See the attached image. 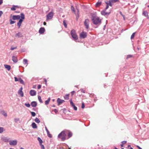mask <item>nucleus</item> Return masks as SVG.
Returning a JSON list of instances; mask_svg holds the SVG:
<instances>
[{"instance_id": "f257e3e1", "label": "nucleus", "mask_w": 149, "mask_h": 149, "mask_svg": "<svg viewBox=\"0 0 149 149\" xmlns=\"http://www.w3.org/2000/svg\"><path fill=\"white\" fill-rule=\"evenodd\" d=\"M92 20L95 25L100 24L101 22V19L96 15H93L92 16Z\"/></svg>"}, {"instance_id": "f03ea898", "label": "nucleus", "mask_w": 149, "mask_h": 149, "mask_svg": "<svg viewBox=\"0 0 149 149\" xmlns=\"http://www.w3.org/2000/svg\"><path fill=\"white\" fill-rule=\"evenodd\" d=\"M68 133V131H63L58 135V137L61 139V141H64L66 139V136Z\"/></svg>"}, {"instance_id": "7ed1b4c3", "label": "nucleus", "mask_w": 149, "mask_h": 149, "mask_svg": "<svg viewBox=\"0 0 149 149\" xmlns=\"http://www.w3.org/2000/svg\"><path fill=\"white\" fill-rule=\"evenodd\" d=\"M20 15L21 19L19 20V22L17 23V25L18 26L19 28L20 27L23 19L25 18L24 15L23 13H21Z\"/></svg>"}, {"instance_id": "20e7f679", "label": "nucleus", "mask_w": 149, "mask_h": 149, "mask_svg": "<svg viewBox=\"0 0 149 149\" xmlns=\"http://www.w3.org/2000/svg\"><path fill=\"white\" fill-rule=\"evenodd\" d=\"M71 34L74 40H77L78 39V37L75 31L73 29L71 31Z\"/></svg>"}, {"instance_id": "39448f33", "label": "nucleus", "mask_w": 149, "mask_h": 149, "mask_svg": "<svg viewBox=\"0 0 149 149\" xmlns=\"http://www.w3.org/2000/svg\"><path fill=\"white\" fill-rule=\"evenodd\" d=\"M53 13L52 12H51L49 13L46 16V21H48L49 20H50L52 19L53 16Z\"/></svg>"}, {"instance_id": "423d86ee", "label": "nucleus", "mask_w": 149, "mask_h": 149, "mask_svg": "<svg viewBox=\"0 0 149 149\" xmlns=\"http://www.w3.org/2000/svg\"><path fill=\"white\" fill-rule=\"evenodd\" d=\"M87 36V33L83 31L79 34V38L80 39H83L85 38Z\"/></svg>"}, {"instance_id": "0eeeda50", "label": "nucleus", "mask_w": 149, "mask_h": 149, "mask_svg": "<svg viewBox=\"0 0 149 149\" xmlns=\"http://www.w3.org/2000/svg\"><path fill=\"white\" fill-rule=\"evenodd\" d=\"M89 20L88 19H86L84 22V25L87 29H88L89 28Z\"/></svg>"}, {"instance_id": "6e6552de", "label": "nucleus", "mask_w": 149, "mask_h": 149, "mask_svg": "<svg viewBox=\"0 0 149 149\" xmlns=\"http://www.w3.org/2000/svg\"><path fill=\"white\" fill-rule=\"evenodd\" d=\"M17 141L16 140L11 141L9 142V144L12 146H15L17 145Z\"/></svg>"}, {"instance_id": "1a4fd4ad", "label": "nucleus", "mask_w": 149, "mask_h": 149, "mask_svg": "<svg viewBox=\"0 0 149 149\" xmlns=\"http://www.w3.org/2000/svg\"><path fill=\"white\" fill-rule=\"evenodd\" d=\"M21 16H20L19 15H13L12 16V19L13 20H19L20 19Z\"/></svg>"}, {"instance_id": "9d476101", "label": "nucleus", "mask_w": 149, "mask_h": 149, "mask_svg": "<svg viewBox=\"0 0 149 149\" xmlns=\"http://www.w3.org/2000/svg\"><path fill=\"white\" fill-rule=\"evenodd\" d=\"M22 87H21L20 88L18 92V93L20 95L21 97H22L24 96V94L22 91Z\"/></svg>"}, {"instance_id": "9b49d317", "label": "nucleus", "mask_w": 149, "mask_h": 149, "mask_svg": "<svg viewBox=\"0 0 149 149\" xmlns=\"http://www.w3.org/2000/svg\"><path fill=\"white\" fill-rule=\"evenodd\" d=\"M57 101V103H58V105H59L61 104H62V103L65 102L64 100H61L59 98H58Z\"/></svg>"}, {"instance_id": "f8f14e48", "label": "nucleus", "mask_w": 149, "mask_h": 149, "mask_svg": "<svg viewBox=\"0 0 149 149\" xmlns=\"http://www.w3.org/2000/svg\"><path fill=\"white\" fill-rule=\"evenodd\" d=\"M45 29L44 27L40 28L39 31V33L40 34H42L45 32Z\"/></svg>"}, {"instance_id": "ddd939ff", "label": "nucleus", "mask_w": 149, "mask_h": 149, "mask_svg": "<svg viewBox=\"0 0 149 149\" xmlns=\"http://www.w3.org/2000/svg\"><path fill=\"white\" fill-rule=\"evenodd\" d=\"M30 94L31 96H34L36 95V92L34 90H31L30 91Z\"/></svg>"}, {"instance_id": "4468645a", "label": "nucleus", "mask_w": 149, "mask_h": 149, "mask_svg": "<svg viewBox=\"0 0 149 149\" xmlns=\"http://www.w3.org/2000/svg\"><path fill=\"white\" fill-rule=\"evenodd\" d=\"M31 106L33 107H36L37 105V103L36 102H32L31 103Z\"/></svg>"}, {"instance_id": "2eb2a0df", "label": "nucleus", "mask_w": 149, "mask_h": 149, "mask_svg": "<svg viewBox=\"0 0 149 149\" xmlns=\"http://www.w3.org/2000/svg\"><path fill=\"white\" fill-rule=\"evenodd\" d=\"M12 60L15 63L17 62L18 61L17 57L14 56L12 57Z\"/></svg>"}, {"instance_id": "dca6fc26", "label": "nucleus", "mask_w": 149, "mask_h": 149, "mask_svg": "<svg viewBox=\"0 0 149 149\" xmlns=\"http://www.w3.org/2000/svg\"><path fill=\"white\" fill-rule=\"evenodd\" d=\"M22 33L20 32H18L17 33L15 36L16 38H19L22 37Z\"/></svg>"}, {"instance_id": "f3484780", "label": "nucleus", "mask_w": 149, "mask_h": 149, "mask_svg": "<svg viewBox=\"0 0 149 149\" xmlns=\"http://www.w3.org/2000/svg\"><path fill=\"white\" fill-rule=\"evenodd\" d=\"M4 67L8 71L10 70L11 69L10 66L9 65H5Z\"/></svg>"}, {"instance_id": "a211bd4d", "label": "nucleus", "mask_w": 149, "mask_h": 149, "mask_svg": "<svg viewBox=\"0 0 149 149\" xmlns=\"http://www.w3.org/2000/svg\"><path fill=\"white\" fill-rule=\"evenodd\" d=\"M19 7L17 6H13V7L11 8V9L12 10H16V8H18Z\"/></svg>"}, {"instance_id": "6ab92c4d", "label": "nucleus", "mask_w": 149, "mask_h": 149, "mask_svg": "<svg viewBox=\"0 0 149 149\" xmlns=\"http://www.w3.org/2000/svg\"><path fill=\"white\" fill-rule=\"evenodd\" d=\"M67 134H68V138L72 136V133L71 132L68 131Z\"/></svg>"}, {"instance_id": "aec40b11", "label": "nucleus", "mask_w": 149, "mask_h": 149, "mask_svg": "<svg viewBox=\"0 0 149 149\" xmlns=\"http://www.w3.org/2000/svg\"><path fill=\"white\" fill-rule=\"evenodd\" d=\"M143 14L145 17L148 16V13L146 11H144L143 12Z\"/></svg>"}, {"instance_id": "412c9836", "label": "nucleus", "mask_w": 149, "mask_h": 149, "mask_svg": "<svg viewBox=\"0 0 149 149\" xmlns=\"http://www.w3.org/2000/svg\"><path fill=\"white\" fill-rule=\"evenodd\" d=\"M69 94L66 95L64 97L65 100H68L69 99Z\"/></svg>"}, {"instance_id": "4be33fe9", "label": "nucleus", "mask_w": 149, "mask_h": 149, "mask_svg": "<svg viewBox=\"0 0 149 149\" xmlns=\"http://www.w3.org/2000/svg\"><path fill=\"white\" fill-rule=\"evenodd\" d=\"M32 127L33 128H36L37 127L35 123H33L32 124Z\"/></svg>"}, {"instance_id": "5701e85b", "label": "nucleus", "mask_w": 149, "mask_h": 149, "mask_svg": "<svg viewBox=\"0 0 149 149\" xmlns=\"http://www.w3.org/2000/svg\"><path fill=\"white\" fill-rule=\"evenodd\" d=\"M102 3L101 2H98L96 4L95 6L96 7H99L100 6V5H101Z\"/></svg>"}, {"instance_id": "b1692460", "label": "nucleus", "mask_w": 149, "mask_h": 149, "mask_svg": "<svg viewBox=\"0 0 149 149\" xmlns=\"http://www.w3.org/2000/svg\"><path fill=\"white\" fill-rule=\"evenodd\" d=\"M50 100V97L49 98L48 100L45 101V104H49V102Z\"/></svg>"}, {"instance_id": "393cba45", "label": "nucleus", "mask_w": 149, "mask_h": 149, "mask_svg": "<svg viewBox=\"0 0 149 149\" xmlns=\"http://www.w3.org/2000/svg\"><path fill=\"white\" fill-rule=\"evenodd\" d=\"M19 81L20 83L21 84H24V82L23 80L22 79L20 78H19Z\"/></svg>"}, {"instance_id": "a878e982", "label": "nucleus", "mask_w": 149, "mask_h": 149, "mask_svg": "<svg viewBox=\"0 0 149 149\" xmlns=\"http://www.w3.org/2000/svg\"><path fill=\"white\" fill-rule=\"evenodd\" d=\"M35 121L37 123H39L40 122V120H39V119L36 118H35Z\"/></svg>"}, {"instance_id": "bb28decb", "label": "nucleus", "mask_w": 149, "mask_h": 149, "mask_svg": "<svg viewBox=\"0 0 149 149\" xmlns=\"http://www.w3.org/2000/svg\"><path fill=\"white\" fill-rule=\"evenodd\" d=\"M1 113L2 114L5 116H7L6 113L4 111H1Z\"/></svg>"}, {"instance_id": "cd10ccee", "label": "nucleus", "mask_w": 149, "mask_h": 149, "mask_svg": "<svg viewBox=\"0 0 149 149\" xmlns=\"http://www.w3.org/2000/svg\"><path fill=\"white\" fill-rule=\"evenodd\" d=\"M47 135L49 137L52 138V135L51 134H50L49 131L47 132Z\"/></svg>"}, {"instance_id": "c85d7f7f", "label": "nucleus", "mask_w": 149, "mask_h": 149, "mask_svg": "<svg viewBox=\"0 0 149 149\" xmlns=\"http://www.w3.org/2000/svg\"><path fill=\"white\" fill-rule=\"evenodd\" d=\"M38 140L39 141V142L40 143V144L42 143V141L40 137H38Z\"/></svg>"}, {"instance_id": "c756f323", "label": "nucleus", "mask_w": 149, "mask_h": 149, "mask_svg": "<svg viewBox=\"0 0 149 149\" xmlns=\"http://www.w3.org/2000/svg\"><path fill=\"white\" fill-rule=\"evenodd\" d=\"M23 62L24 64H26L27 65L28 64V61L27 59H24L23 60Z\"/></svg>"}, {"instance_id": "7c9ffc66", "label": "nucleus", "mask_w": 149, "mask_h": 149, "mask_svg": "<svg viewBox=\"0 0 149 149\" xmlns=\"http://www.w3.org/2000/svg\"><path fill=\"white\" fill-rule=\"evenodd\" d=\"M135 32L134 33H132V35L131 36V39H133L134 38V37L135 36Z\"/></svg>"}, {"instance_id": "2f4dec72", "label": "nucleus", "mask_w": 149, "mask_h": 149, "mask_svg": "<svg viewBox=\"0 0 149 149\" xmlns=\"http://www.w3.org/2000/svg\"><path fill=\"white\" fill-rule=\"evenodd\" d=\"M63 24L64 25V26H65V28H67V24L66 23V21L65 20H64L63 21Z\"/></svg>"}, {"instance_id": "473e14b6", "label": "nucleus", "mask_w": 149, "mask_h": 149, "mask_svg": "<svg viewBox=\"0 0 149 149\" xmlns=\"http://www.w3.org/2000/svg\"><path fill=\"white\" fill-rule=\"evenodd\" d=\"M3 131V128L0 127V133H2Z\"/></svg>"}, {"instance_id": "72a5a7b5", "label": "nucleus", "mask_w": 149, "mask_h": 149, "mask_svg": "<svg viewBox=\"0 0 149 149\" xmlns=\"http://www.w3.org/2000/svg\"><path fill=\"white\" fill-rule=\"evenodd\" d=\"M38 99L39 101H40V102L41 103H42V100H41V97L40 96H38Z\"/></svg>"}, {"instance_id": "f704fd0d", "label": "nucleus", "mask_w": 149, "mask_h": 149, "mask_svg": "<svg viewBox=\"0 0 149 149\" xmlns=\"http://www.w3.org/2000/svg\"><path fill=\"white\" fill-rule=\"evenodd\" d=\"M70 104L72 107H73L74 105V103H73L72 100H70Z\"/></svg>"}, {"instance_id": "c9c22d12", "label": "nucleus", "mask_w": 149, "mask_h": 149, "mask_svg": "<svg viewBox=\"0 0 149 149\" xmlns=\"http://www.w3.org/2000/svg\"><path fill=\"white\" fill-rule=\"evenodd\" d=\"M101 14L102 15H105L107 14H108V13H107L105 12L104 11H102L101 12Z\"/></svg>"}, {"instance_id": "e433bc0d", "label": "nucleus", "mask_w": 149, "mask_h": 149, "mask_svg": "<svg viewBox=\"0 0 149 149\" xmlns=\"http://www.w3.org/2000/svg\"><path fill=\"white\" fill-rule=\"evenodd\" d=\"M15 22V21H12L11 19L10 20V24H13Z\"/></svg>"}, {"instance_id": "4c0bfd02", "label": "nucleus", "mask_w": 149, "mask_h": 149, "mask_svg": "<svg viewBox=\"0 0 149 149\" xmlns=\"http://www.w3.org/2000/svg\"><path fill=\"white\" fill-rule=\"evenodd\" d=\"M31 113L33 116H36V113H35V112H31Z\"/></svg>"}, {"instance_id": "58836bf2", "label": "nucleus", "mask_w": 149, "mask_h": 149, "mask_svg": "<svg viewBox=\"0 0 149 149\" xmlns=\"http://www.w3.org/2000/svg\"><path fill=\"white\" fill-rule=\"evenodd\" d=\"M25 105L27 107H29L30 106V105L29 103H25Z\"/></svg>"}, {"instance_id": "ea45409f", "label": "nucleus", "mask_w": 149, "mask_h": 149, "mask_svg": "<svg viewBox=\"0 0 149 149\" xmlns=\"http://www.w3.org/2000/svg\"><path fill=\"white\" fill-rule=\"evenodd\" d=\"M71 9L72 11L74 12L75 11V9L73 6H72L71 7Z\"/></svg>"}, {"instance_id": "a19ab883", "label": "nucleus", "mask_w": 149, "mask_h": 149, "mask_svg": "<svg viewBox=\"0 0 149 149\" xmlns=\"http://www.w3.org/2000/svg\"><path fill=\"white\" fill-rule=\"evenodd\" d=\"M106 4H107V6L106 7L105 10L107 9L108 8L109 6V3H106Z\"/></svg>"}, {"instance_id": "79ce46f5", "label": "nucleus", "mask_w": 149, "mask_h": 149, "mask_svg": "<svg viewBox=\"0 0 149 149\" xmlns=\"http://www.w3.org/2000/svg\"><path fill=\"white\" fill-rule=\"evenodd\" d=\"M111 2H112L111 1H109V5L111 6H112V4H111Z\"/></svg>"}, {"instance_id": "37998d69", "label": "nucleus", "mask_w": 149, "mask_h": 149, "mask_svg": "<svg viewBox=\"0 0 149 149\" xmlns=\"http://www.w3.org/2000/svg\"><path fill=\"white\" fill-rule=\"evenodd\" d=\"M14 79H15V81H19V79H18L16 77H14Z\"/></svg>"}, {"instance_id": "c03bdc74", "label": "nucleus", "mask_w": 149, "mask_h": 149, "mask_svg": "<svg viewBox=\"0 0 149 149\" xmlns=\"http://www.w3.org/2000/svg\"><path fill=\"white\" fill-rule=\"evenodd\" d=\"M132 57V55H128L127 56V59H128V58H129Z\"/></svg>"}, {"instance_id": "a18cd8bd", "label": "nucleus", "mask_w": 149, "mask_h": 149, "mask_svg": "<svg viewBox=\"0 0 149 149\" xmlns=\"http://www.w3.org/2000/svg\"><path fill=\"white\" fill-rule=\"evenodd\" d=\"M85 107L84 104V102H83L82 104L81 108L84 109Z\"/></svg>"}, {"instance_id": "49530a36", "label": "nucleus", "mask_w": 149, "mask_h": 149, "mask_svg": "<svg viewBox=\"0 0 149 149\" xmlns=\"http://www.w3.org/2000/svg\"><path fill=\"white\" fill-rule=\"evenodd\" d=\"M41 146V148L42 149H45V147L42 144H40Z\"/></svg>"}, {"instance_id": "de8ad7c7", "label": "nucleus", "mask_w": 149, "mask_h": 149, "mask_svg": "<svg viewBox=\"0 0 149 149\" xmlns=\"http://www.w3.org/2000/svg\"><path fill=\"white\" fill-rule=\"evenodd\" d=\"M72 107H73V108H74V109L75 110V111H76L77 110V108L76 107L75 105L74 106H73Z\"/></svg>"}, {"instance_id": "09e8293b", "label": "nucleus", "mask_w": 149, "mask_h": 149, "mask_svg": "<svg viewBox=\"0 0 149 149\" xmlns=\"http://www.w3.org/2000/svg\"><path fill=\"white\" fill-rule=\"evenodd\" d=\"M17 48V47H11V48H10V49L12 50H13L14 49H16Z\"/></svg>"}, {"instance_id": "8fccbe9b", "label": "nucleus", "mask_w": 149, "mask_h": 149, "mask_svg": "<svg viewBox=\"0 0 149 149\" xmlns=\"http://www.w3.org/2000/svg\"><path fill=\"white\" fill-rule=\"evenodd\" d=\"M19 120V119L18 118H15L14 119L16 123Z\"/></svg>"}, {"instance_id": "3c124183", "label": "nucleus", "mask_w": 149, "mask_h": 149, "mask_svg": "<svg viewBox=\"0 0 149 149\" xmlns=\"http://www.w3.org/2000/svg\"><path fill=\"white\" fill-rule=\"evenodd\" d=\"M75 93V91H73L71 92V94L72 95V96Z\"/></svg>"}, {"instance_id": "603ef678", "label": "nucleus", "mask_w": 149, "mask_h": 149, "mask_svg": "<svg viewBox=\"0 0 149 149\" xmlns=\"http://www.w3.org/2000/svg\"><path fill=\"white\" fill-rule=\"evenodd\" d=\"M111 1L112 2H116L118 1H119L118 0H112Z\"/></svg>"}, {"instance_id": "864d4df0", "label": "nucleus", "mask_w": 149, "mask_h": 149, "mask_svg": "<svg viewBox=\"0 0 149 149\" xmlns=\"http://www.w3.org/2000/svg\"><path fill=\"white\" fill-rule=\"evenodd\" d=\"M127 143V141H124L122 142V143L123 144H124L126 143Z\"/></svg>"}, {"instance_id": "5fc2aeb1", "label": "nucleus", "mask_w": 149, "mask_h": 149, "mask_svg": "<svg viewBox=\"0 0 149 149\" xmlns=\"http://www.w3.org/2000/svg\"><path fill=\"white\" fill-rule=\"evenodd\" d=\"M41 85H38V89H39L41 88Z\"/></svg>"}, {"instance_id": "6e6d98bb", "label": "nucleus", "mask_w": 149, "mask_h": 149, "mask_svg": "<svg viewBox=\"0 0 149 149\" xmlns=\"http://www.w3.org/2000/svg\"><path fill=\"white\" fill-rule=\"evenodd\" d=\"M54 111L55 113H57L58 111V110L56 109H54Z\"/></svg>"}, {"instance_id": "4d7b16f0", "label": "nucleus", "mask_w": 149, "mask_h": 149, "mask_svg": "<svg viewBox=\"0 0 149 149\" xmlns=\"http://www.w3.org/2000/svg\"><path fill=\"white\" fill-rule=\"evenodd\" d=\"M81 92H82V93H85V91H84V90H83L82 89H81Z\"/></svg>"}, {"instance_id": "13d9d810", "label": "nucleus", "mask_w": 149, "mask_h": 149, "mask_svg": "<svg viewBox=\"0 0 149 149\" xmlns=\"http://www.w3.org/2000/svg\"><path fill=\"white\" fill-rule=\"evenodd\" d=\"M3 3V0H0V5Z\"/></svg>"}, {"instance_id": "bf43d9fd", "label": "nucleus", "mask_w": 149, "mask_h": 149, "mask_svg": "<svg viewBox=\"0 0 149 149\" xmlns=\"http://www.w3.org/2000/svg\"><path fill=\"white\" fill-rule=\"evenodd\" d=\"M136 147L138 148L139 149H142L141 148H140L139 146H137Z\"/></svg>"}, {"instance_id": "052dcab7", "label": "nucleus", "mask_w": 149, "mask_h": 149, "mask_svg": "<svg viewBox=\"0 0 149 149\" xmlns=\"http://www.w3.org/2000/svg\"><path fill=\"white\" fill-rule=\"evenodd\" d=\"M45 128L47 132L49 131V130H48L47 129V128L46 127H45Z\"/></svg>"}, {"instance_id": "680f3d73", "label": "nucleus", "mask_w": 149, "mask_h": 149, "mask_svg": "<svg viewBox=\"0 0 149 149\" xmlns=\"http://www.w3.org/2000/svg\"><path fill=\"white\" fill-rule=\"evenodd\" d=\"M120 14L122 15V16H123V17L124 18V19H125V17H124V16L123 15L122 13L121 12H120Z\"/></svg>"}, {"instance_id": "e2e57ef3", "label": "nucleus", "mask_w": 149, "mask_h": 149, "mask_svg": "<svg viewBox=\"0 0 149 149\" xmlns=\"http://www.w3.org/2000/svg\"><path fill=\"white\" fill-rule=\"evenodd\" d=\"M44 81H45V84H47V80L45 79Z\"/></svg>"}, {"instance_id": "0e129e2a", "label": "nucleus", "mask_w": 149, "mask_h": 149, "mask_svg": "<svg viewBox=\"0 0 149 149\" xmlns=\"http://www.w3.org/2000/svg\"><path fill=\"white\" fill-rule=\"evenodd\" d=\"M36 87V85H34L33 86V88H35Z\"/></svg>"}, {"instance_id": "69168bd1", "label": "nucleus", "mask_w": 149, "mask_h": 149, "mask_svg": "<svg viewBox=\"0 0 149 149\" xmlns=\"http://www.w3.org/2000/svg\"><path fill=\"white\" fill-rule=\"evenodd\" d=\"M43 24L44 25H46V22H44V23H43Z\"/></svg>"}, {"instance_id": "338daca9", "label": "nucleus", "mask_w": 149, "mask_h": 149, "mask_svg": "<svg viewBox=\"0 0 149 149\" xmlns=\"http://www.w3.org/2000/svg\"><path fill=\"white\" fill-rule=\"evenodd\" d=\"M123 145L124 144H121L120 146H121V147H122L123 146Z\"/></svg>"}, {"instance_id": "774afa93", "label": "nucleus", "mask_w": 149, "mask_h": 149, "mask_svg": "<svg viewBox=\"0 0 149 149\" xmlns=\"http://www.w3.org/2000/svg\"><path fill=\"white\" fill-rule=\"evenodd\" d=\"M5 140H6V141H5V142L7 141V139H5Z\"/></svg>"}]
</instances>
